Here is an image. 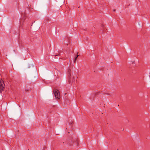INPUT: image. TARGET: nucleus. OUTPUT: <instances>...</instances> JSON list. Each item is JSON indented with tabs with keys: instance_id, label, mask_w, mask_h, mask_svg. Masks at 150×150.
I'll list each match as a JSON object with an SVG mask.
<instances>
[{
	"instance_id": "f03ea898",
	"label": "nucleus",
	"mask_w": 150,
	"mask_h": 150,
	"mask_svg": "<svg viewBox=\"0 0 150 150\" xmlns=\"http://www.w3.org/2000/svg\"><path fill=\"white\" fill-rule=\"evenodd\" d=\"M53 93L56 99H59L60 97V94L59 91L56 89L53 90Z\"/></svg>"
},
{
	"instance_id": "f257e3e1",
	"label": "nucleus",
	"mask_w": 150,
	"mask_h": 150,
	"mask_svg": "<svg viewBox=\"0 0 150 150\" xmlns=\"http://www.w3.org/2000/svg\"><path fill=\"white\" fill-rule=\"evenodd\" d=\"M68 75L69 77L68 82L70 84L74 83L77 78L76 74L75 73H72L71 72V70L68 71Z\"/></svg>"
},
{
	"instance_id": "20e7f679",
	"label": "nucleus",
	"mask_w": 150,
	"mask_h": 150,
	"mask_svg": "<svg viewBox=\"0 0 150 150\" xmlns=\"http://www.w3.org/2000/svg\"><path fill=\"white\" fill-rule=\"evenodd\" d=\"M78 56H79L78 55H77L76 57H75V59H74V63L75 62L76 60V59H77V58L78 57Z\"/></svg>"
},
{
	"instance_id": "7ed1b4c3",
	"label": "nucleus",
	"mask_w": 150,
	"mask_h": 150,
	"mask_svg": "<svg viewBox=\"0 0 150 150\" xmlns=\"http://www.w3.org/2000/svg\"><path fill=\"white\" fill-rule=\"evenodd\" d=\"M4 82L2 80H0V90H3L4 88Z\"/></svg>"
}]
</instances>
